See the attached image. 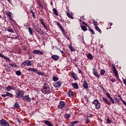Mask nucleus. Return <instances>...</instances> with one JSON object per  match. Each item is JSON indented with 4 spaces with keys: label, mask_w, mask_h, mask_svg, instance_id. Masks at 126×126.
<instances>
[{
    "label": "nucleus",
    "mask_w": 126,
    "mask_h": 126,
    "mask_svg": "<svg viewBox=\"0 0 126 126\" xmlns=\"http://www.w3.org/2000/svg\"><path fill=\"white\" fill-rule=\"evenodd\" d=\"M11 12H8L6 13V15L9 17V19L10 20H11V21H13V19H12V17L11 16Z\"/></svg>",
    "instance_id": "2eb2a0df"
},
{
    "label": "nucleus",
    "mask_w": 126,
    "mask_h": 126,
    "mask_svg": "<svg viewBox=\"0 0 126 126\" xmlns=\"http://www.w3.org/2000/svg\"><path fill=\"white\" fill-rule=\"evenodd\" d=\"M68 95L69 97H72L73 96V92L71 91L68 92Z\"/></svg>",
    "instance_id": "a878e982"
},
{
    "label": "nucleus",
    "mask_w": 126,
    "mask_h": 126,
    "mask_svg": "<svg viewBox=\"0 0 126 126\" xmlns=\"http://www.w3.org/2000/svg\"><path fill=\"white\" fill-rule=\"evenodd\" d=\"M83 86L84 89H87L88 88V84L86 82V81H84V83L83 84Z\"/></svg>",
    "instance_id": "aec40b11"
},
{
    "label": "nucleus",
    "mask_w": 126,
    "mask_h": 126,
    "mask_svg": "<svg viewBox=\"0 0 126 126\" xmlns=\"http://www.w3.org/2000/svg\"><path fill=\"white\" fill-rule=\"evenodd\" d=\"M44 124L46 125V126H54V125L51 122L48 121V120H45L44 121Z\"/></svg>",
    "instance_id": "4468645a"
},
{
    "label": "nucleus",
    "mask_w": 126,
    "mask_h": 126,
    "mask_svg": "<svg viewBox=\"0 0 126 126\" xmlns=\"http://www.w3.org/2000/svg\"><path fill=\"white\" fill-rule=\"evenodd\" d=\"M57 25L58 26L59 28L61 30V31H63L64 30L63 28V26H62V25L59 22H57Z\"/></svg>",
    "instance_id": "a211bd4d"
},
{
    "label": "nucleus",
    "mask_w": 126,
    "mask_h": 126,
    "mask_svg": "<svg viewBox=\"0 0 126 126\" xmlns=\"http://www.w3.org/2000/svg\"><path fill=\"white\" fill-rule=\"evenodd\" d=\"M31 69H32V68H29L27 69V70L28 71H31Z\"/></svg>",
    "instance_id": "69168bd1"
},
{
    "label": "nucleus",
    "mask_w": 126,
    "mask_h": 126,
    "mask_svg": "<svg viewBox=\"0 0 126 126\" xmlns=\"http://www.w3.org/2000/svg\"><path fill=\"white\" fill-rule=\"evenodd\" d=\"M34 70H35V68H32V69H31V71H33L34 72Z\"/></svg>",
    "instance_id": "680f3d73"
},
{
    "label": "nucleus",
    "mask_w": 126,
    "mask_h": 126,
    "mask_svg": "<svg viewBox=\"0 0 126 126\" xmlns=\"http://www.w3.org/2000/svg\"><path fill=\"white\" fill-rule=\"evenodd\" d=\"M0 58L3 59V58L4 57V55H2L1 53H0Z\"/></svg>",
    "instance_id": "864d4df0"
},
{
    "label": "nucleus",
    "mask_w": 126,
    "mask_h": 126,
    "mask_svg": "<svg viewBox=\"0 0 126 126\" xmlns=\"http://www.w3.org/2000/svg\"><path fill=\"white\" fill-rule=\"evenodd\" d=\"M63 36L65 37L67 39H68V37H67V35H66V32H65V31L64 30L62 31Z\"/></svg>",
    "instance_id": "bb28decb"
},
{
    "label": "nucleus",
    "mask_w": 126,
    "mask_h": 126,
    "mask_svg": "<svg viewBox=\"0 0 126 126\" xmlns=\"http://www.w3.org/2000/svg\"><path fill=\"white\" fill-rule=\"evenodd\" d=\"M60 52H61L62 54H64V53H63V51H62V50H60Z\"/></svg>",
    "instance_id": "774afa93"
},
{
    "label": "nucleus",
    "mask_w": 126,
    "mask_h": 126,
    "mask_svg": "<svg viewBox=\"0 0 126 126\" xmlns=\"http://www.w3.org/2000/svg\"><path fill=\"white\" fill-rule=\"evenodd\" d=\"M94 28L95 29V30H96V31H98V32H99V33H100V34H101V33H102V31H101V30L100 29V28L99 27H98V26H97L96 25V24L94 23Z\"/></svg>",
    "instance_id": "dca6fc26"
},
{
    "label": "nucleus",
    "mask_w": 126,
    "mask_h": 126,
    "mask_svg": "<svg viewBox=\"0 0 126 126\" xmlns=\"http://www.w3.org/2000/svg\"><path fill=\"white\" fill-rule=\"evenodd\" d=\"M51 58L52 59H53L54 61H59V58H60V57H59V56L58 55H52Z\"/></svg>",
    "instance_id": "6ab92c4d"
},
{
    "label": "nucleus",
    "mask_w": 126,
    "mask_h": 126,
    "mask_svg": "<svg viewBox=\"0 0 126 126\" xmlns=\"http://www.w3.org/2000/svg\"><path fill=\"white\" fill-rule=\"evenodd\" d=\"M82 23H83V24H84V25H85V26L88 27V25H87V24H86V23L83 22Z\"/></svg>",
    "instance_id": "5fc2aeb1"
},
{
    "label": "nucleus",
    "mask_w": 126,
    "mask_h": 126,
    "mask_svg": "<svg viewBox=\"0 0 126 126\" xmlns=\"http://www.w3.org/2000/svg\"><path fill=\"white\" fill-rule=\"evenodd\" d=\"M64 106H65V103L63 101H61L59 103V105L58 106V109L62 110L63 108H64Z\"/></svg>",
    "instance_id": "0eeeda50"
},
{
    "label": "nucleus",
    "mask_w": 126,
    "mask_h": 126,
    "mask_svg": "<svg viewBox=\"0 0 126 126\" xmlns=\"http://www.w3.org/2000/svg\"><path fill=\"white\" fill-rule=\"evenodd\" d=\"M33 72H35L37 74H39V70H38L37 69L34 68V70L33 71Z\"/></svg>",
    "instance_id": "a18cd8bd"
},
{
    "label": "nucleus",
    "mask_w": 126,
    "mask_h": 126,
    "mask_svg": "<svg viewBox=\"0 0 126 126\" xmlns=\"http://www.w3.org/2000/svg\"><path fill=\"white\" fill-rule=\"evenodd\" d=\"M3 59H4V60H6L7 62H9V63H10L11 62V60H10V59L8 58V57L4 56Z\"/></svg>",
    "instance_id": "7c9ffc66"
},
{
    "label": "nucleus",
    "mask_w": 126,
    "mask_h": 126,
    "mask_svg": "<svg viewBox=\"0 0 126 126\" xmlns=\"http://www.w3.org/2000/svg\"><path fill=\"white\" fill-rule=\"evenodd\" d=\"M106 95L108 98H109V100L111 101V103L112 104H115V101H114V99H113V97H111V95L109 93L107 92L106 94Z\"/></svg>",
    "instance_id": "9b49d317"
},
{
    "label": "nucleus",
    "mask_w": 126,
    "mask_h": 126,
    "mask_svg": "<svg viewBox=\"0 0 126 126\" xmlns=\"http://www.w3.org/2000/svg\"><path fill=\"white\" fill-rule=\"evenodd\" d=\"M2 97H6L7 96V94H1Z\"/></svg>",
    "instance_id": "4d7b16f0"
},
{
    "label": "nucleus",
    "mask_w": 126,
    "mask_h": 126,
    "mask_svg": "<svg viewBox=\"0 0 126 126\" xmlns=\"http://www.w3.org/2000/svg\"><path fill=\"white\" fill-rule=\"evenodd\" d=\"M92 104H94V105H95V109L97 110H99L101 107V104L99 102V100L98 99H95L92 102Z\"/></svg>",
    "instance_id": "20e7f679"
},
{
    "label": "nucleus",
    "mask_w": 126,
    "mask_h": 126,
    "mask_svg": "<svg viewBox=\"0 0 126 126\" xmlns=\"http://www.w3.org/2000/svg\"><path fill=\"white\" fill-rule=\"evenodd\" d=\"M71 76L73 79L75 80H77V75L76 74L74 73V72L71 73Z\"/></svg>",
    "instance_id": "f3484780"
},
{
    "label": "nucleus",
    "mask_w": 126,
    "mask_h": 126,
    "mask_svg": "<svg viewBox=\"0 0 126 126\" xmlns=\"http://www.w3.org/2000/svg\"><path fill=\"white\" fill-rule=\"evenodd\" d=\"M107 122L108 123V124H110L111 123V120H110V119H109V118H107L106 119Z\"/></svg>",
    "instance_id": "603ef678"
},
{
    "label": "nucleus",
    "mask_w": 126,
    "mask_h": 126,
    "mask_svg": "<svg viewBox=\"0 0 126 126\" xmlns=\"http://www.w3.org/2000/svg\"><path fill=\"white\" fill-rule=\"evenodd\" d=\"M28 30L30 35H33V29L31 27H29Z\"/></svg>",
    "instance_id": "b1692460"
},
{
    "label": "nucleus",
    "mask_w": 126,
    "mask_h": 126,
    "mask_svg": "<svg viewBox=\"0 0 126 126\" xmlns=\"http://www.w3.org/2000/svg\"><path fill=\"white\" fill-rule=\"evenodd\" d=\"M41 92L43 94H50L51 93V88H50V86L48 83H45L43 84V88L41 89Z\"/></svg>",
    "instance_id": "f257e3e1"
},
{
    "label": "nucleus",
    "mask_w": 126,
    "mask_h": 126,
    "mask_svg": "<svg viewBox=\"0 0 126 126\" xmlns=\"http://www.w3.org/2000/svg\"><path fill=\"white\" fill-rule=\"evenodd\" d=\"M38 55H44V51L38 50Z\"/></svg>",
    "instance_id": "37998d69"
},
{
    "label": "nucleus",
    "mask_w": 126,
    "mask_h": 126,
    "mask_svg": "<svg viewBox=\"0 0 126 126\" xmlns=\"http://www.w3.org/2000/svg\"><path fill=\"white\" fill-rule=\"evenodd\" d=\"M88 28H89V31L91 32L92 34H95V32H94V31L92 30V29H91V28L88 27Z\"/></svg>",
    "instance_id": "c9c22d12"
},
{
    "label": "nucleus",
    "mask_w": 126,
    "mask_h": 126,
    "mask_svg": "<svg viewBox=\"0 0 126 126\" xmlns=\"http://www.w3.org/2000/svg\"><path fill=\"white\" fill-rule=\"evenodd\" d=\"M54 86L56 88H60V87L62 86V83L60 81L56 82V83H54Z\"/></svg>",
    "instance_id": "f8f14e48"
},
{
    "label": "nucleus",
    "mask_w": 126,
    "mask_h": 126,
    "mask_svg": "<svg viewBox=\"0 0 126 126\" xmlns=\"http://www.w3.org/2000/svg\"><path fill=\"white\" fill-rule=\"evenodd\" d=\"M112 68L113 70V72L116 77H118V78H119V74L118 73V71H117V69H116V67L115 66V65H112Z\"/></svg>",
    "instance_id": "9d476101"
},
{
    "label": "nucleus",
    "mask_w": 126,
    "mask_h": 126,
    "mask_svg": "<svg viewBox=\"0 0 126 126\" xmlns=\"http://www.w3.org/2000/svg\"><path fill=\"white\" fill-rule=\"evenodd\" d=\"M53 13L56 15V16H59V13H58V11L57 10V9L54 8L53 9Z\"/></svg>",
    "instance_id": "4be33fe9"
},
{
    "label": "nucleus",
    "mask_w": 126,
    "mask_h": 126,
    "mask_svg": "<svg viewBox=\"0 0 126 126\" xmlns=\"http://www.w3.org/2000/svg\"><path fill=\"white\" fill-rule=\"evenodd\" d=\"M111 81H112V82H115L116 81V79H111Z\"/></svg>",
    "instance_id": "bf43d9fd"
},
{
    "label": "nucleus",
    "mask_w": 126,
    "mask_h": 126,
    "mask_svg": "<svg viewBox=\"0 0 126 126\" xmlns=\"http://www.w3.org/2000/svg\"><path fill=\"white\" fill-rule=\"evenodd\" d=\"M123 81H124V84H125V85L126 86V80H124Z\"/></svg>",
    "instance_id": "338daca9"
},
{
    "label": "nucleus",
    "mask_w": 126,
    "mask_h": 126,
    "mask_svg": "<svg viewBox=\"0 0 126 126\" xmlns=\"http://www.w3.org/2000/svg\"><path fill=\"white\" fill-rule=\"evenodd\" d=\"M40 22L41 23V24H42V25H43V24H45V23L44 22V21L40 20Z\"/></svg>",
    "instance_id": "6e6d98bb"
},
{
    "label": "nucleus",
    "mask_w": 126,
    "mask_h": 126,
    "mask_svg": "<svg viewBox=\"0 0 126 126\" xmlns=\"http://www.w3.org/2000/svg\"><path fill=\"white\" fill-rule=\"evenodd\" d=\"M14 107L16 108H19V103H18V102H16L14 104Z\"/></svg>",
    "instance_id": "c756f323"
},
{
    "label": "nucleus",
    "mask_w": 126,
    "mask_h": 126,
    "mask_svg": "<svg viewBox=\"0 0 126 126\" xmlns=\"http://www.w3.org/2000/svg\"><path fill=\"white\" fill-rule=\"evenodd\" d=\"M7 31H8V32H10L11 33H14V31L11 29H8Z\"/></svg>",
    "instance_id": "ea45409f"
},
{
    "label": "nucleus",
    "mask_w": 126,
    "mask_h": 126,
    "mask_svg": "<svg viewBox=\"0 0 126 126\" xmlns=\"http://www.w3.org/2000/svg\"><path fill=\"white\" fill-rule=\"evenodd\" d=\"M31 13H32L33 18H35V13L32 10H31Z\"/></svg>",
    "instance_id": "de8ad7c7"
},
{
    "label": "nucleus",
    "mask_w": 126,
    "mask_h": 126,
    "mask_svg": "<svg viewBox=\"0 0 126 126\" xmlns=\"http://www.w3.org/2000/svg\"><path fill=\"white\" fill-rule=\"evenodd\" d=\"M52 79L54 81H58V80H59V78L56 76H53Z\"/></svg>",
    "instance_id": "e433bc0d"
},
{
    "label": "nucleus",
    "mask_w": 126,
    "mask_h": 126,
    "mask_svg": "<svg viewBox=\"0 0 126 126\" xmlns=\"http://www.w3.org/2000/svg\"><path fill=\"white\" fill-rule=\"evenodd\" d=\"M87 116L88 117V118H92V114L90 113H87Z\"/></svg>",
    "instance_id": "49530a36"
},
{
    "label": "nucleus",
    "mask_w": 126,
    "mask_h": 126,
    "mask_svg": "<svg viewBox=\"0 0 126 126\" xmlns=\"http://www.w3.org/2000/svg\"><path fill=\"white\" fill-rule=\"evenodd\" d=\"M7 96L8 97H10L11 98H12L13 97V94L9 93V92H7Z\"/></svg>",
    "instance_id": "2f4dec72"
},
{
    "label": "nucleus",
    "mask_w": 126,
    "mask_h": 126,
    "mask_svg": "<svg viewBox=\"0 0 126 126\" xmlns=\"http://www.w3.org/2000/svg\"><path fill=\"white\" fill-rule=\"evenodd\" d=\"M6 89L7 90V91H10V90H11V86H7V87H6Z\"/></svg>",
    "instance_id": "79ce46f5"
},
{
    "label": "nucleus",
    "mask_w": 126,
    "mask_h": 126,
    "mask_svg": "<svg viewBox=\"0 0 126 126\" xmlns=\"http://www.w3.org/2000/svg\"><path fill=\"white\" fill-rule=\"evenodd\" d=\"M70 117H71V115H70V114H65L64 115V119H69V118H70Z\"/></svg>",
    "instance_id": "393cba45"
},
{
    "label": "nucleus",
    "mask_w": 126,
    "mask_h": 126,
    "mask_svg": "<svg viewBox=\"0 0 126 126\" xmlns=\"http://www.w3.org/2000/svg\"><path fill=\"white\" fill-rule=\"evenodd\" d=\"M79 70V73H82V71L79 69H78Z\"/></svg>",
    "instance_id": "052dcab7"
},
{
    "label": "nucleus",
    "mask_w": 126,
    "mask_h": 126,
    "mask_svg": "<svg viewBox=\"0 0 126 126\" xmlns=\"http://www.w3.org/2000/svg\"><path fill=\"white\" fill-rule=\"evenodd\" d=\"M38 74L40 75H43V74H44V73H42V72H39Z\"/></svg>",
    "instance_id": "13d9d810"
},
{
    "label": "nucleus",
    "mask_w": 126,
    "mask_h": 126,
    "mask_svg": "<svg viewBox=\"0 0 126 126\" xmlns=\"http://www.w3.org/2000/svg\"><path fill=\"white\" fill-rule=\"evenodd\" d=\"M25 92L23 90H20L18 91V93L17 94V95L16 96V98H22L24 97V93Z\"/></svg>",
    "instance_id": "39448f33"
},
{
    "label": "nucleus",
    "mask_w": 126,
    "mask_h": 126,
    "mask_svg": "<svg viewBox=\"0 0 126 126\" xmlns=\"http://www.w3.org/2000/svg\"><path fill=\"white\" fill-rule=\"evenodd\" d=\"M114 99L117 101V102H120V99L117 97H114Z\"/></svg>",
    "instance_id": "09e8293b"
},
{
    "label": "nucleus",
    "mask_w": 126,
    "mask_h": 126,
    "mask_svg": "<svg viewBox=\"0 0 126 126\" xmlns=\"http://www.w3.org/2000/svg\"><path fill=\"white\" fill-rule=\"evenodd\" d=\"M16 75H18V76L21 75V72L20 71H16Z\"/></svg>",
    "instance_id": "58836bf2"
},
{
    "label": "nucleus",
    "mask_w": 126,
    "mask_h": 126,
    "mask_svg": "<svg viewBox=\"0 0 126 126\" xmlns=\"http://www.w3.org/2000/svg\"><path fill=\"white\" fill-rule=\"evenodd\" d=\"M11 90H15V88H14V87H11Z\"/></svg>",
    "instance_id": "0e129e2a"
},
{
    "label": "nucleus",
    "mask_w": 126,
    "mask_h": 126,
    "mask_svg": "<svg viewBox=\"0 0 126 126\" xmlns=\"http://www.w3.org/2000/svg\"><path fill=\"white\" fill-rule=\"evenodd\" d=\"M42 25L44 27V28L46 29V30H48V28H47V26H46V25H45V24H43Z\"/></svg>",
    "instance_id": "3c124183"
},
{
    "label": "nucleus",
    "mask_w": 126,
    "mask_h": 126,
    "mask_svg": "<svg viewBox=\"0 0 126 126\" xmlns=\"http://www.w3.org/2000/svg\"><path fill=\"white\" fill-rule=\"evenodd\" d=\"M93 73L94 75H95L96 76V77H100V74H99L97 72V70L95 69H93Z\"/></svg>",
    "instance_id": "ddd939ff"
},
{
    "label": "nucleus",
    "mask_w": 126,
    "mask_h": 126,
    "mask_svg": "<svg viewBox=\"0 0 126 126\" xmlns=\"http://www.w3.org/2000/svg\"><path fill=\"white\" fill-rule=\"evenodd\" d=\"M102 98L103 101L105 104H107V105H108V106H110L111 101L109 99H107V98L104 96H102Z\"/></svg>",
    "instance_id": "1a4fd4ad"
},
{
    "label": "nucleus",
    "mask_w": 126,
    "mask_h": 126,
    "mask_svg": "<svg viewBox=\"0 0 126 126\" xmlns=\"http://www.w3.org/2000/svg\"><path fill=\"white\" fill-rule=\"evenodd\" d=\"M105 72H106V71L104 69H101L100 70V75H104L105 74Z\"/></svg>",
    "instance_id": "f704fd0d"
},
{
    "label": "nucleus",
    "mask_w": 126,
    "mask_h": 126,
    "mask_svg": "<svg viewBox=\"0 0 126 126\" xmlns=\"http://www.w3.org/2000/svg\"><path fill=\"white\" fill-rule=\"evenodd\" d=\"M39 50H34L33 51V54L34 55H38Z\"/></svg>",
    "instance_id": "72a5a7b5"
},
{
    "label": "nucleus",
    "mask_w": 126,
    "mask_h": 126,
    "mask_svg": "<svg viewBox=\"0 0 126 126\" xmlns=\"http://www.w3.org/2000/svg\"><path fill=\"white\" fill-rule=\"evenodd\" d=\"M10 65H11L12 67L14 66L15 67H16V64H15V63L10 64Z\"/></svg>",
    "instance_id": "8fccbe9b"
},
{
    "label": "nucleus",
    "mask_w": 126,
    "mask_h": 126,
    "mask_svg": "<svg viewBox=\"0 0 126 126\" xmlns=\"http://www.w3.org/2000/svg\"><path fill=\"white\" fill-rule=\"evenodd\" d=\"M84 98H85V99L86 101V102H87V103H88L89 99H88V97L87 96V95H85Z\"/></svg>",
    "instance_id": "c03bdc74"
},
{
    "label": "nucleus",
    "mask_w": 126,
    "mask_h": 126,
    "mask_svg": "<svg viewBox=\"0 0 126 126\" xmlns=\"http://www.w3.org/2000/svg\"><path fill=\"white\" fill-rule=\"evenodd\" d=\"M71 85L73 88H74V89H78V84H77V83H72Z\"/></svg>",
    "instance_id": "412c9836"
},
{
    "label": "nucleus",
    "mask_w": 126,
    "mask_h": 126,
    "mask_svg": "<svg viewBox=\"0 0 126 126\" xmlns=\"http://www.w3.org/2000/svg\"><path fill=\"white\" fill-rule=\"evenodd\" d=\"M33 63H34V61L33 60H27L24 61L22 63V64L24 65V66H26V65H28V66H31V65H32Z\"/></svg>",
    "instance_id": "7ed1b4c3"
},
{
    "label": "nucleus",
    "mask_w": 126,
    "mask_h": 126,
    "mask_svg": "<svg viewBox=\"0 0 126 126\" xmlns=\"http://www.w3.org/2000/svg\"><path fill=\"white\" fill-rule=\"evenodd\" d=\"M66 14L68 17H69V18H70L71 19H73V17H72V16L71 15V14H70V13H68L67 11H66Z\"/></svg>",
    "instance_id": "c85d7f7f"
},
{
    "label": "nucleus",
    "mask_w": 126,
    "mask_h": 126,
    "mask_svg": "<svg viewBox=\"0 0 126 126\" xmlns=\"http://www.w3.org/2000/svg\"><path fill=\"white\" fill-rule=\"evenodd\" d=\"M69 49H70L71 52H74L75 51V49L72 46H69Z\"/></svg>",
    "instance_id": "473e14b6"
},
{
    "label": "nucleus",
    "mask_w": 126,
    "mask_h": 126,
    "mask_svg": "<svg viewBox=\"0 0 126 126\" xmlns=\"http://www.w3.org/2000/svg\"><path fill=\"white\" fill-rule=\"evenodd\" d=\"M81 28H82L83 31H86V30H87V28H86V27H85V26H82L81 27Z\"/></svg>",
    "instance_id": "4c0bfd02"
},
{
    "label": "nucleus",
    "mask_w": 126,
    "mask_h": 126,
    "mask_svg": "<svg viewBox=\"0 0 126 126\" xmlns=\"http://www.w3.org/2000/svg\"><path fill=\"white\" fill-rule=\"evenodd\" d=\"M0 126H9V124L4 119L0 120Z\"/></svg>",
    "instance_id": "423d86ee"
},
{
    "label": "nucleus",
    "mask_w": 126,
    "mask_h": 126,
    "mask_svg": "<svg viewBox=\"0 0 126 126\" xmlns=\"http://www.w3.org/2000/svg\"><path fill=\"white\" fill-rule=\"evenodd\" d=\"M5 68L7 70V72H10V71H11V69L10 68V67L8 66V65H6L5 66Z\"/></svg>",
    "instance_id": "5701e85b"
},
{
    "label": "nucleus",
    "mask_w": 126,
    "mask_h": 126,
    "mask_svg": "<svg viewBox=\"0 0 126 126\" xmlns=\"http://www.w3.org/2000/svg\"><path fill=\"white\" fill-rule=\"evenodd\" d=\"M24 102H31V98L29 97V95H26L23 97Z\"/></svg>",
    "instance_id": "6e6552de"
},
{
    "label": "nucleus",
    "mask_w": 126,
    "mask_h": 126,
    "mask_svg": "<svg viewBox=\"0 0 126 126\" xmlns=\"http://www.w3.org/2000/svg\"><path fill=\"white\" fill-rule=\"evenodd\" d=\"M88 59L90 60H93V56H92V54L89 53V55H87Z\"/></svg>",
    "instance_id": "cd10ccee"
},
{
    "label": "nucleus",
    "mask_w": 126,
    "mask_h": 126,
    "mask_svg": "<svg viewBox=\"0 0 126 126\" xmlns=\"http://www.w3.org/2000/svg\"><path fill=\"white\" fill-rule=\"evenodd\" d=\"M40 7L42 8V9H44V6H43V5L40 4Z\"/></svg>",
    "instance_id": "e2e57ef3"
},
{
    "label": "nucleus",
    "mask_w": 126,
    "mask_h": 126,
    "mask_svg": "<svg viewBox=\"0 0 126 126\" xmlns=\"http://www.w3.org/2000/svg\"><path fill=\"white\" fill-rule=\"evenodd\" d=\"M33 28L35 31H36V32H37V33H39L40 35H44V32L41 29V28H40V27H39V26H38V25L37 26L33 25Z\"/></svg>",
    "instance_id": "f03ea898"
},
{
    "label": "nucleus",
    "mask_w": 126,
    "mask_h": 126,
    "mask_svg": "<svg viewBox=\"0 0 126 126\" xmlns=\"http://www.w3.org/2000/svg\"><path fill=\"white\" fill-rule=\"evenodd\" d=\"M78 123H79V121H76L71 122V124L73 126V125H76V124H78Z\"/></svg>",
    "instance_id": "a19ab883"
}]
</instances>
